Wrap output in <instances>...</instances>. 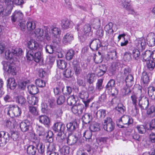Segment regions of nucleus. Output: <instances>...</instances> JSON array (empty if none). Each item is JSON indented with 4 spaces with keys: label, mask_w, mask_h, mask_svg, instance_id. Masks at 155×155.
<instances>
[{
    "label": "nucleus",
    "mask_w": 155,
    "mask_h": 155,
    "mask_svg": "<svg viewBox=\"0 0 155 155\" xmlns=\"http://www.w3.org/2000/svg\"><path fill=\"white\" fill-rule=\"evenodd\" d=\"M102 46L100 41L99 39L92 40L90 43V47L93 51H96Z\"/></svg>",
    "instance_id": "obj_11"
},
{
    "label": "nucleus",
    "mask_w": 155,
    "mask_h": 155,
    "mask_svg": "<svg viewBox=\"0 0 155 155\" xmlns=\"http://www.w3.org/2000/svg\"><path fill=\"white\" fill-rule=\"evenodd\" d=\"M83 31L84 34L87 35H91L93 33L91 31V26L89 24L85 25L83 28Z\"/></svg>",
    "instance_id": "obj_37"
},
{
    "label": "nucleus",
    "mask_w": 155,
    "mask_h": 155,
    "mask_svg": "<svg viewBox=\"0 0 155 155\" xmlns=\"http://www.w3.org/2000/svg\"><path fill=\"white\" fill-rule=\"evenodd\" d=\"M62 28L64 29H67L70 27V21L67 18L62 19L61 21Z\"/></svg>",
    "instance_id": "obj_38"
},
{
    "label": "nucleus",
    "mask_w": 155,
    "mask_h": 155,
    "mask_svg": "<svg viewBox=\"0 0 155 155\" xmlns=\"http://www.w3.org/2000/svg\"><path fill=\"white\" fill-rule=\"evenodd\" d=\"M39 122L47 126L50 124V119L49 117L46 115H41L38 117Z\"/></svg>",
    "instance_id": "obj_29"
},
{
    "label": "nucleus",
    "mask_w": 155,
    "mask_h": 155,
    "mask_svg": "<svg viewBox=\"0 0 155 155\" xmlns=\"http://www.w3.org/2000/svg\"><path fill=\"white\" fill-rule=\"evenodd\" d=\"M7 87L11 90H14L16 87L17 84L15 79L13 78H9L7 80Z\"/></svg>",
    "instance_id": "obj_24"
},
{
    "label": "nucleus",
    "mask_w": 155,
    "mask_h": 155,
    "mask_svg": "<svg viewBox=\"0 0 155 155\" xmlns=\"http://www.w3.org/2000/svg\"><path fill=\"white\" fill-rule=\"evenodd\" d=\"M102 124L104 130L108 132H111L114 129L115 124L110 117L105 118Z\"/></svg>",
    "instance_id": "obj_5"
},
{
    "label": "nucleus",
    "mask_w": 155,
    "mask_h": 155,
    "mask_svg": "<svg viewBox=\"0 0 155 155\" xmlns=\"http://www.w3.org/2000/svg\"><path fill=\"white\" fill-rule=\"evenodd\" d=\"M136 128L138 130L139 133L140 134H144L146 132L145 127L143 125H137L136 127Z\"/></svg>",
    "instance_id": "obj_58"
},
{
    "label": "nucleus",
    "mask_w": 155,
    "mask_h": 155,
    "mask_svg": "<svg viewBox=\"0 0 155 155\" xmlns=\"http://www.w3.org/2000/svg\"><path fill=\"white\" fill-rule=\"evenodd\" d=\"M43 139L45 142L52 143L53 140V133L51 131H49L45 136H43Z\"/></svg>",
    "instance_id": "obj_19"
},
{
    "label": "nucleus",
    "mask_w": 155,
    "mask_h": 155,
    "mask_svg": "<svg viewBox=\"0 0 155 155\" xmlns=\"http://www.w3.org/2000/svg\"><path fill=\"white\" fill-rule=\"evenodd\" d=\"M130 3V0H126L122 3V6L130 13L133 14L135 12Z\"/></svg>",
    "instance_id": "obj_18"
},
{
    "label": "nucleus",
    "mask_w": 155,
    "mask_h": 155,
    "mask_svg": "<svg viewBox=\"0 0 155 155\" xmlns=\"http://www.w3.org/2000/svg\"><path fill=\"white\" fill-rule=\"evenodd\" d=\"M134 78L131 74L128 75L125 78V82L126 85L128 87H131L132 85V82L133 81Z\"/></svg>",
    "instance_id": "obj_48"
},
{
    "label": "nucleus",
    "mask_w": 155,
    "mask_h": 155,
    "mask_svg": "<svg viewBox=\"0 0 155 155\" xmlns=\"http://www.w3.org/2000/svg\"><path fill=\"white\" fill-rule=\"evenodd\" d=\"M28 49H26V53L30 50L33 52L36 51L41 49L42 46L36 41L34 40H31L28 43Z\"/></svg>",
    "instance_id": "obj_6"
},
{
    "label": "nucleus",
    "mask_w": 155,
    "mask_h": 155,
    "mask_svg": "<svg viewBox=\"0 0 155 155\" xmlns=\"http://www.w3.org/2000/svg\"><path fill=\"white\" fill-rule=\"evenodd\" d=\"M121 122H122L124 124L127 125L129 126L132 124L133 120L131 117L127 115H124L119 119L117 122V125L119 128H124L125 127L124 126L120 124Z\"/></svg>",
    "instance_id": "obj_4"
},
{
    "label": "nucleus",
    "mask_w": 155,
    "mask_h": 155,
    "mask_svg": "<svg viewBox=\"0 0 155 155\" xmlns=\"http://www.w3.org/2000/svg\"><path fill=\"white\" fill-rule=\"evenodd\" d=\"M151 57L153 60L155 61V51L152 52L150 50H147L143 54V58L145 61L150 60Z\"/></svg>",
    "instance_id": "obj_13"
},
{
    "label": "nucleus",
    "mask_w": 155,
    "mask_h": 155,
    "mask_svg": "<svg viewBox=\"0 0 155 155\" xmlns=\"http://www.w3.org/2000/svg\"><path fill=\"white\" fill-rule=\"evenodd\" d=\"M14 117H18L20 116L21 111V108L18 106L13 105Z\"/></svg>",
    "instance_id": "obj_50"
},
{
    "label": "nucleus",
    "mask_w": 155,
    "mask_h": 155,
    "mask_svg": "<svg viewBox=\"0 0 155 155\" xmlns=\"http://www.w3.org/2000/svg\"><path fill=\"white\" fill-rule=\"evenodd\" d=\"M115 81L114 79H110L108 82L105 87L106 90L111 91L113 87L115 86Z\"/></svg>",
    "instance_id": "obj_42"
},
{
    "label": "nucleus",
    "mask_w": 155,
    "mask_h": 155,
    "mask_svg": "<svg viewBox=\"0 0 155 155\" xmlns=\"http://www.w3.org/2000/svg\"><path fill=\"white\" fill-rule=\"evenodd\" d=\"M20 127L22 131H27L31 127L30 122L28 120H25L20 123Z\"/></svg>",
    "instance_id": "obj_16"
},
{
    "label": "nucleus",
    "mask_w": 155,
    "mask_h": 155,
    "mask_svg": "<svg viewBox=\"0 0 155 155\" xmlns=\"http://www.w3.org/2000/svg\"><path fill=\"white\" fill-rule=\"evenodd\" d=\"M106 110L104 109H100L96 113V117L98 118H104L106 115Z\"/></svg>",
    "instance_id": "obj_44"
},
{
    "label": "nucleus",
    "mask_w": 155,
    "mask_h": 155,
    "mask_svg": "<svg viewBox=\"0 0 155 155\" xmlns=\"http://www.w3.org/2000/svg\"><path fill=\"white\" fill-rule=\"evenodd\" d=\"M55 46L47 45L45 47L46 52L50 54H51L54 52V48H56Z\"/></svg>",
    "instance_id": "obj_55"
},
{
    "label": "nucleus",
    "mask_w": 155,
    "mask_h": 155,
    "mask_svg": "<svg viewBox=\"0 0 155 155\" xmlns=\"http://www.w3.org/2000/svg\"><path fill=\"white\" fill-rule=\"evenodd\" d=\"M9 140H12L14 141H17L19 140V133L17 131H11L10 134L9 133Z\"/></svg>",
    "instance_id": "obj_35"
},
{
    "label": "nucleus",
    "mask_w": 155,
    "mask_h": 155,
    "mask_svg": "<svg viewBox=\"0 0 155 155\" xmlns=\"http://www.w3.org/2000/svg\"><path fill=\"white\" fill-rule=\"evenodd\" d=\"M148 94L152 100H155V88L152 86L149 87L148 88Z\"/></svg>",
    "instance_id": "obj_39"
},
{
    "label": "nucleus",
    "mask_w": 155,
    "mask_h": 155,
    "mask_svg": "<svg viewBox=\"0 0 155 155\" xmlns=\"http://www.w3.org/2000/svg\"><path fill=\"white\" fill-rule=\"evenodd\" d=\"M67 139L68 143L71 145H73L77 142L78 137L76 136L71 135V134H69Z\"/></svg>",
    "instance_id": "obj_22"
},
{
    "label": "nucleus",
    "mask_w": 155,
    "mask_h": 155,
    "mask_svg": "<svg viewBox=\"0 0 155 155\" xmlns=\"http://www.w3.org/2000/svg\"><path fill=\"white\" fill-rule=\"evenodd\" d=\"M13 7L12 6H7L6 8L3 12V14L2 16V18L5 16H7L10 14L12 12V11L13 9Z\"/></svg>",
    "instance_id": "obj_56"
},
{
    "label": "nucleus",
    "mask_w": 155,
    "mask_h": 155,
    "mask_svg": "<svg viewBox=\"0 0 155 155\" xmlns=\"http://www.w3.org/2000/svg\"><path fill=\"white\" fill-rule=\"evenodd\" d=\"M153 60L147 61V68L150 71L153 70L155 67V62Z\"/></svg>",
    "instance_id": "obj_61"
},
{
    "label": "nucleus",
    "mask_w": 155,
    "mask_h": 155,
    "mask_svg": "<svg viewBox=\"0 0 155 155\" xmlns=\"http://www.w3.org/2000/svg\"><path fill=\"white\" fill-rule=\"evenodd\" d=\"M28 102L30 105H37L38 102V98L35 96H28L27 97Z\"/></svg>",
    "instance_id": "obj_21"
},
{
    "label": "nucleus",
    "mask_w": 155,
    "mask_h": 155,
    "mask_svg": "<svg viewBox=\"0 0 155 155\" xmlns=\"http://www.w3.org/2000/svg\"><path fill=\"white\" fill-rule=\"evenodd\" d=\"M92 119L93 118L91 114L88 113L84 114L82 117L83 122L86 124L89 123Z\"/></svg>",
    "instance_id": "obj_25"
},
{
    "label": "nucleus",
    "mask_w": 155,
    "mask_h": 155,
    "mask_svg": "<svg viewBox=\"0 0 155 155\" xmlns=\"http://www.w3.org/2000/svg\"><path fill=\"white\" fill-rule=\"evenodd\" d=\"M113 25V24L112 22H109L104 27L105 31L108 34H113V31L112 29Z\"/></svg>",
    "instance_id": "obj_51"
},
{
    "label": "nucleus",
    "mask_w": 155,
    "mask_h": 155,
    "mask_svg": "<svg viewBox=\"0 0 155 155\" xmlns=\"http://www.w3.org/2000/svg\"><path fill=\"white\" fill-rule=\"evenodd\" d=\"M141 80H142L143 83L145 84H147L149 82V77L147 72L143 71L142 73Z\"/></svg>",
    "instance_id": "obj_47"
},
{
    "label": "nucleus",
    "mask_w": 155,
    "mask_h": 155,
    "mask_svg": "<svg viewBox=\"0 0 155 155\" xmlns=\"http://www.w3.org/2000/svg\"><path fill=\"white\" fill-rule=\"evenodd\" d=\"M7 111V114L9 116L12 118L14 117L13 105H10L5 109Z\"/></svg>",
    "instance_id": "obj_46"
},
{
    "label": "nucleus",
    "mask_w": 155,
    "mask_h": 155,
    "mask_svg": "<svg viewBox=\"0 0 155 155\" xmlns=\"http://www.w3.org/2000/svg\"><path fill=\"white\" fill-rule=\"evenodd\" d=\"M28 109L29 112L33 115L36 116L38 115V110L36 107L29 105L28 106Z\"/></svg>",
    "instance_id": "obj_52"
},
{
    "label": "nucleus",
    "mask_w": 155,
    "mask_h": 155,
    "mask_svg": "<svg viewBox=\"0 0 155 155\" xmlns=\"http://www.w3.org/2000/svg\"><path fill=\"white\" fill-rule=\"evenodd\" d=\"M2 64L3 65V69L6 72L13 75L17 74V70L16 66L13 61H3Z\"/></svg>",
    "instance_id": "obj_3"
},
{
    "label": "nucleus",
    "mask_w": 155,
    "mask_h": 155,
    "mask_svg": "<svg viewBox=\"0 0 155 155\" xmlns=\"http://www.w3.org/2000/svg\"><path fill=\"white\" fill-rule=\"evenodd\" d=\"M137 98H138L137 95L135 94H133L131 96V98L132 101V104L134 106V109L136 110H138V108L137 107Z\"/></svg>",
    "instance_id": "obj_53"
},
{
    "label": "nucleus",
    "mask_w": 155,
    "mask_h": 155,
    "mask_svg": "<svg viewBox=\"0 0 155 155\" xmlns=\"http://www.w3.org/2000/svg\"><path fill=\"white\" fill-rule=\"evenodd\" d=\"M14 100L16 103L20 104L22 106H24L26 103V100L22 96H16L14 97Z\"/></svg>",
    "instance_id": "obj_31"
},
{
    "label": "nucleus",
    "mask_w": 155,
    "mask_h": 155,
    "mask_svg": "<svg viewBox=\"0 0 155 155\" xmlns=\"http://www.w3.org/2000/svg\"><path fill=\"white\" fill-rule=\"evenodd\" d=\"M78 100L77 97L74 95L69 97L67 100V103L68 105L70 106H74L75 105Z\"/></svg>",
    "instance_id": "obj_41"
},
{
    "label": "nucleus",
    "mask_w": 155,
    "mask_h": 155,
    "mask_svg": "<svg viewBox=\"0 0 155 155\" xmlns=\"http://www.w3.org/2000/svg\"><path fill=\"white\" fill-rule=\"evenodd\" d=\"M37 151L42 155H45V146L42 143H38L35 146L29 145L27 147V152L29 155H35Z\"/></svg>",
    "instance_id": "obj_1"
},
{
    "label": "nucleus",
    "mask_w": 155,
    "mask_h": 155,
    "mask_svg": "<svg viewBox=\"0 0 155 155\" xmlns=\"http://www.w3.org/2000/svg\"><path fill=\"white\" fill-rule=\"evenodd\" d=\"M52 128L55 132H64L66 127L63 123L58 122L54 124Z\"/></svg>",
    "instance_id": "obj_12"
},
{
    "label": "nucleus",
    "mask_w": 155,
    "mask_h": 155,
    "mask_svg": "<svg viewBox=\"0 0 155 155\" xmlns=\"http://www.w3.org/2000/svg\"><path fill=\"white\" fill-rule=\"evenodd\" d=\"M64 76L67 78H71L72 75V73L71 70L70 69H67L64 71L63 73Z\"/></svg>",
    "instance_id": "obj_64"
},
{
    "label": "nucleus",
    "mask_w": 155,
    "mask_h": 155,
    "mask_svg": "<svg viewBox=\"0 0 155 155\" xmlns=\"http://www.w3.org/2000/svg\"><path fill=\"white\" fill-rule=\"evenodd\" d=\"M84 109V106L83 104H78L73 106L71 110L74 114H78V115H80L83 113Z\"/></svg>",
    "instance_id": "obj_10"
},
{
    "label": "nucleus",
    "mask_w": 155,
    "mask_h": 155,
    "mask_svg": "<svg viewBox=\"0 0 155 155\" xmlns=\"http://www.w3.org/2000/svg\"><path fill=\"white\" fill-rule=\"evenodd\" d=\"M133 58L136 61H140L141 59L140 53L138 49L134 48L133 49L132 52Z\"/></svg>",
    "instance_id": "obj_34"
},
{
    "label": "nucleus",
    "mask_w": 155,
    "mask_h": 155,
    "mask_svg": "<svg viewBox=\"0 0 155 155\" xmlns=\"http://www.w3.org/2000/svg\"><path fill=\"white\" fill-rule=\"evenodd\" d=\"M23 14L21 11L16 10L11 16L12 21V23L19 21L23 19Z\"/></svg>",
    "instance_id": "obj_9"
},
{
    "label": "nucleus",
    "mask_w": 155,
    "mask_h": 155,
    "mask_svg": "<svg viewBox=\"0 0 155 155\" xmlns=\"http://www.w3.org/2000/svg\"><path fill=\"white\" fill-rule=\"evenodd\" d=\"M91 132V130L86 131L83 134V137L85 138L86 141L92 145L93 140L91 138L92 136Z\"/></svg>",
    "instance_id": "obj_30"
},
{
    "label": "nucleus",
    "mask_w": 155,
    "mask_h": 155,
    "mask_svg": "<svg viewBox=\"0 0 155 155\" xmlns=\"http://www.w3.org/2000/svg\"><path fill=\"white\" fill-rule=\"evenodd\" d=\"M96 79V77L94 73H89L86 76V80L90 84H92Z\"/></svg>",
    "instance_id": "obj_26"
},
{
    "label": "nucleus",
    "mask_w": 155,
    "mask_h": 155,
    "mask_svg": "<svg viewBox=\"0 0 155 155\" xmlns=\"http://www.w3.org/2000/svg\"><path fill=\"white\" fill-rule=\"evenodd\" d=\"M55 148L54 145H49L47 148L46 154L47 155H58V153L55 152Z\"/></svg>",
    "instance_id": "obj_32"
},
{
    "label": "nucleus",
    "mask_w": 155,
    "mask_h": 155,
    "mask_svg": "<svg viewBox=\"0 0 155 155\" xmlns=\"http://www.w3.org/2000/svg\"><path fill=\"white\" fill-rule=\"evenodd\" d=\"M74 37L72 34L70 32L67 33L63 37L62 42L64 44L68 45L71 43L73 40Z\"/></svg>",
    "instance_id": "obj_17"
},
{
    "label": "nucleus",
    "mask_w": 155,
    "mask_h": 155,
    "mask_svg": "<svg viewBox=\"0 0 155 155\" xmlns=\"http://www.w3.org/2000/svg\"><path fill=\"white\" fill-rule=\"evenodd\" d=\"M36 129L37 133L39 136H43L46 134L47 132L45 130L44 128L41 126L37 124Z\"/></svg>",
    "instance_id": "obj_28"
},
{
    "label": "nucleus",
    "mask_w": 155,
    "mask_h": 155,
    "mask_svg": "<svg viewBox=\"0 0 155 155\" xmlns=\"http://www.w3.org/2000/svg\"><path fill=\"white\" fill-rule=\"evenodd\" d=\"M89 129L91 131H98L100 130V124L95 121L92 122L90 125Z\"/></svg>",
    "instance_id": "obj_27"
},
{
    "label": "nucleus",
    "mask_w": 155,
    "mask_h": 155,
    "mask_svg": "<svg viewBox=\"0 0 155 155\" xmlns=\"http://www.w3.org/2000/svg\"><path fill=\"white\" fill-rule=\"evenodd\" d=\"M70 147L66 145H65L62 147L60 149V153L64 155L68 154L69 153Z\"/></svg>",
    "instance_id": "obj_59"
},
{
    "label": "nucleus",
    "mask_w": 155,
    "mask_h": 155,
    "mask_svg": "<svg viewBox=\"0 0 155 155\" xmlns=\"http://www.w3.org/2000/svg\"><path fill=\"white\" fill-rule=\"evenodd\" d=\"M30 94L33 95L37 94L39 92L37 87L33 84L29 85L27 87Z\"/></svg>",
    "instance_id": "obj_33"
},
{
    "label": "nucleus",
    "mask_w": 155,
    "mask_h": 155,
    "mask_svg": "<svg viewBox=\"0 0 155 155\" xmlns=\"http://www.w3.org/2000/svg\"><path fill=\"white\" fill-rule=\"evenodd\" d=\"M115 109L118 112L121 114H123L126 110L125 106L121 103H118Z\"/></svg>",
    "instance_id": "obj_36"
},
{
    "label": "nucleus",
    "mask_w": 155,
    "mask_h": 155,
    "mask_svg": "<svg viewBox=\"0 0 155 155\" xmlns=\"http://www.w3.org/2000/svg\"><path fill=\"white\" fill-rule=\"evenodd\" d=\"M9 133L4 131H0V146H4L9 141Z\"/></svg>",
    "instance_id": "obj_8"
},
{
    "label": "nucleus",
    "mask_w": 155,
    "mask_h": 155,
    "mask_svg": "<svg viewBox=\"0 0 155 155\" xmlns=\"http://www.w3.org/2000/svg\"><path fill=\"white\" fill-rule=\"evenodd\" d=\"M104 79H100L97 80L96 84V89L98 91H101L103 88L102 83Z\"/></svg>",
    "instance_id": "obj_60"
},
{
    "label": "nucleus",
    "mask_w": 155,
    "mask_h": 155,
    "mask_svg": "<svg viewBox=\"0 0 155 155\" xmlns=\"http://www.w3.org/2000/svg\"><path fill=\"white\" fill-rule=\"evenodd\" d=\"M35 34L36 40L39 41H42L44 40V31L43 29L38 28L35 29Z\"/></svg>",
    "instance_id": "obj_14"
},
{
    "label": "nucleus",
    "mask_w": 155,
    "mask_h": 155,
    "mask_svg": "<svg viewBox=\"0 0 155 155\" xmlns=\"http://www.w3.org/2000/svg\"><path fill=\"white\" fill-rule=\"evenodd\" d=\"M12 50V51H11L9 50L5 51V57L7 60H9L10 61H13V58L14 56H15L14 54H15V51Z\"/></svg>",
    "instance_id": "obj_23"
},
{
    "label": "nucleus",
    "mask_w": 155,
    "mask_h": 155,
    "mask_svg": "<svg viewBox=\"0 0 155 155\" xmlns=\"http://www.w3.org/2000/svg\"><path fill=\"white\" fill-rule=\"evenodd\" d=\"M57 65L59 68L64 69L66 67L67 63L63 60H59L57 61Z\"/></svg>",
    "instance_id": "obj_49"
},
{
    "label": "nucleus",
    "mask_w": 155,
    "mask_h": 155,
    "mask_svg": "<svg viewBox=\"0 0 155 155\" xmlns=\"http://www.w3.org/2000/svg\"><path fill=\"white\" fill-rule=\"evenodd\" d=\"M75 52L73 49H70L68 50L66 55V59L68 61L71 60L74 56Z\"/></svg>",
    "instance_id": "obj_45"
},
{
    "label": "nucleus",
    "mask_w": 155,
    "mask_h": 155,
    "mask_svg": "<svg viewBox=\"0 0 155 155\" xmlns=\"http://www.w3.org/2000/svg\"><path fill=\"white\" fill-rule=\"evenodd\" d=\"M147 43L149 46H153L155 45V35L153 33L148 35L147 38Z\"/></svg>",
    "instance_id": "obj_20"
},
{
    "label": "nucleus",
    "mask_w": 155,
    "mask_h": 155,
    "mask_svg": "<svg viewBox=\"0 0 155 155\" xmlns=\"http://www.w3.org/2000/svg\"><path fill=\"white\" fill-rule=\"evenodd\" d=\"M66 127L67 131L71 134L78 127L77 123L75 121L70 122L67 124Z\"/></svg>",
    "instance_id": "obj_15"
},
{
    "label": "nucleus",
    "mask_w": 155,
    "mask_h": 155,
    "mask_svg": "<svg viewBox=\"0 0 155 155\" xmlns=\"http://www.w3.org/2000/svg\"><path fill=\"white\" fill-rule=\"evenodd\" d=\"M138 105L141 110H147L149 106V101L148 98L144 96H140L138 98Z\"/></svg>",
    "instance_id": "obj_7"
},
{
    "label": "nucleus",
    "mask_w": 155,
    "mask_h": 155,
    "mask_svg": "<svg viewBox=\"0 0 155 155\" xmlns=\"http://www.w3.org/2000/svg\"><path fill=\"white\" fill-rule=\"evenodd\" d=\"M26 26L28 30L31 31L35 28L36 25L33 21H28L26 23Z\"/></svg>",
    "instance_id": "obj_57"
},
{
    "label": "nucleus",
    "mask_w": 155,
    "mask_h": 155,
    "mask_svg": "<svg viewBox=\"0 0 155 155\" xmlns=\"http://www.w3.org/2000/svg\"><path fill=\"white\" fill-rule=\"evenodd\" d=\"M72 63L75 74L77 75H78L80 74L81 71V69L77 61H74Z\"/></svg>",
    "instance_id": "obj_40"
},
{
    "label": "nucleus",
    "mask_w": 155,
    "mask_h": 155,
    "mask_svg": "<svg viewBox=\"0 0 155 155\" xmlns=\"http://www.w3.org/2000/svg\"><path fill=\"white\" fill-rule=\"evenodd\" d=\"M13 120L12 118L6 119L5 121V125L8 128H11L13 125Z\"/></svg>",
    "instance_id": "obj_63"
},
{
    "label": "nucleus",
    "mask_w": 155,
    "mask_h": 155,
    "mask_svg": "<svg viewBox=\"0 0 155 155\" xmlns=\"http://www.w3.org/2000/svg\"><path fill=\"white\" fill-rule=\"evenodd\" d=\"M72 92V88L70 86H67L65 89H64L62 93L66 96L70 95Z\"/></svg>",
    "instance_id": "obj_62"
},
{
    "label": "nucleus",
    "mask_w": 155,
    "mask_h": 155,
    "mask_svg": "<svg viewBox=\"0 0 155 155\" xmlns=\"http://www.w3.org/2000/svg\"><path fill=\"white\" fill-rule=\"evenodd\" d=\"M147 115L148 117H153L155 116V107L154 106H151L147 110Z\"/></svg>",
    "instance_id": "obj_43"
},
{
    "label": "nucleus",
    "mask_w": 155,
    "mask_h": 155,
    "mask_svg": "<svg viewBox=\"0 0 155 155\" xmlns=\"http://www.w3.org/2000/svg\"><path fill=\"white\" fill-rule=\"evenodd\" d=\"M93 59L94 62L96 64L101 63L103 61L104 58V55H102L101 56H97L96 58L97 55L96 54H94Z\"/></svg>",
    "instance_id": "obj_54"
},
{
    "label": "nucleus",
    "mask_w": 155,
    "mask_h": 155,
    "mask_svg": "<svg viewBox=\"0 0 155 155\" xmlns=\"http://www.w3.org/2000/svg\"><path fill=\"white\" fill-rule=\"evenodd\" d=\"M26 57L28 60L31 61L34 60L37 63L42 64L43 61L42 54L40 51H28L27 53Z\"/></svg>",
    "instance_id": "obj_2"
}]
</instances>
